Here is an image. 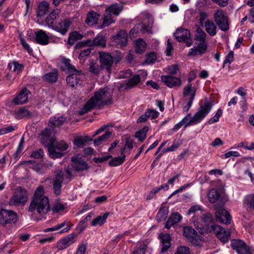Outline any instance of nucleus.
<instances>
[{
    "instance_id": "6e6552de",
    "label": "nucleus",
    "mask_w": 254,
    "mask_h": 254,
    "mask_svg": "<svg viewBox=\"0 0 254 254\" xmlns=\"http://www.w3.org/2000/svg\"><path fill=\"white\" fill-rule=\"evenodd\" d=\"M69 74L67 76L66 81L67 84L71 88H76L80 85L84 78V76L81 70L72 69L69 72Z\"/></svg>"
},
{
    "instance_id": "20e7f679",
    "label": "nucleus",
    "mask_w": 254,
    "mask_h": 254,
    "mask_svg": "<svg viewBox=\"0 0 254 254\" xmlns=\"http://www.w3.org/2000/svg\"><path fill=\"white\" fill-rule=\"evenodd\" d=\"M196 228L198 230L199 232L203 235L213 232L217 238L223 244L228 242L230 239L231 234L233 233V231L226 230L222 227L218 225H211L209 226L206 224L203 227H199L198 226H197Z\"/></svg>"
},
{
    "instance_id": "5701e85b",
    "label": "nucleus",
    "mask_w": 254,
    "mask_h": 254,
    "mask_svg": "<svg viewBox=\"0 0 254 254\" xmlns=\"http://www.w3.org/2000/svg\"><path fill=\"white\" fill-rule=\"evenodd\" d=\"M207 48V43H199L197 46L189 50L188 55L190 56H201L206 52Z\"/></svg>"
},
{
    "instance_id": "79ce46f5",
    "label": "nucleus",
    "mask_w": 254,
    "mask_h": 254,
    "mask_svg": "<svg viewBox=\"0 0 254 254\" xmlns=\"http://www.w3.org/2000/svg\"><path fill=\"white\" fill-rule=\"evenodd\" d=\"M207 196L211 203H215L219 198L220 194L216 190L212 189L209 191Z\"/></svg>"
},
{
    "instance_id": "58836bf2",
    "label": "nucleus",
    "mask_w": 254,
    "mask_h": 254,
    "mask_svg": "<svg viewBox=\"0 0 254 254\" xmlns=\"http://www.w3.org/2000/svg\"><path fill=\"white\" fill-rule=\"evenodd\" d=\"M149 129V126H144L141 129L135 132V137L137 138L139 141H143L146 137V134Z\"/></svg>"
},
{
    "instance_id": "a18cd8bd",
    "label": "nucleus",
    "mask_w": 254,
    "mask_h": 254,
    "mask_svg": "<svg viewBox=\"0 0 254 254\" xmlns=\"http://www.w3.org/2000/svg\"><path fill=\"white\" fill-rule=\"evenodd\" d=\"M168 213V209L166 207H162L159 210L156 219L158 222L163 221L166 219Z\"/></svg>"
},
{
    "instance_id": "680f3d73",
    "label": "nucleus",
    "mask_w": 254,
    "mask_h": 254,
    "mask_svg": "<svg viewBox=\"0 0 254 254\" xmlns=\"http://www.w3.org/2000/svg\"><path fill=\"white\" fill-rule=\"evenodd\" d=\"M202 210V206L199 205H194L190 207L188 211V215L196 214L198 211Z\"/></svg>"
},
{
    "instance_id": "f3484780",
    "label": "nucleus",
    "mask_w": 254,
    "mask_h": 254,
    "mask_svg": "<svg viewBox=\"0 0 254 254\" xmlns=\"http://www.w3.org/2000/svg\"><path fill=\"white\" fill-rule=\"evenodd\" d=\"M183 235L191 243L197 245L198 242V235L197 232L192 227L190 226H186L184 228Z\"/></svg>"
},
{
    "instance_id": "f257e3e1",
    "label": "nucleus",
    "mask_w": 254,
    "mask_h": 254,
    "mask_svg": "<svg viewBox=\"0 0 254 254\" xmlns=\"http://www.w3.org/2000/svg\"><path fill=\"white\" fill-rule=\"evenodd\" d=\"M44 193L43 187H38L35 191L29 207L28 212L36 221H38L50 210L49 198Z\"/></svg>"
},
{
    "instance_id": "6e6d98bb",
    "label": "nucleus",
    "mask_w": 254,
    "mask_h": 254,
    "mask_svg": "<svg viewBox=\"0 0 254 254\" xmlns=\"http://www.w3.org/2000/svg\"><path fill=\"white\" fill-rule=\"evenodd\" d=\"M222 114V111L221 109H219L215 116L210 118L209 121H208V123L209 125L212 124L213 123H215L216 122H217L219 121V118L221 116Z\"/></svg>"
},
{
    "instance_id": "473e14b6",
    "label": "nucleus",
    "mask_w": 254,
    "mask_h": 254,
    "mask_svg": "<svg viewBox=\"0 0 254 254\" xmlns=\"http://www.w3.org/2000/svg\"><path fill=\"white\" fill-rule=\"evenodd\" d=\"M99 15L94 11H90L87 15L85 20L86 23L89 26H93L96 24L99 19Z\"/></svg>"
},
{
    "instance_id": "aec40b11",
    "label": "nucleus",
    "mask_w": 254,
    "mask_h": 254,
    "mask_svg": "<svg viewBox=\"0 0 254 254\" xmlns=\"http://www.w3.org/2000/svg\"><path fill=\"white\" fill-rule=\"evenodd\" d=\"M114 42L118 47L125 46L127 42V33L126 31L120 30L114 38Z\"/></svg>"
},
{
    "instance_id": "39448f33",
    "label": "nucleus",
    "mask_w": 254,
    "mask_h": 254,
    "mask_svg": "<svg viewBox=\"0 0 254 254\" xmlns=\"http://www.w3.org/2000/svg\"><path fill=\"white\" fill-rule=\"evenodd\" d=\"M71 172L69 167L64 171H60L56 175L53 181V189L56 194L59 195L61 192V188L63 181L66 183L69 182L72 178Z\"/></svg>"
},
{
    "instance_id": "b1692460",
    "label": "nucleus",
    "mask_w": 254,
    "mask_h": 254,
    "mask_svg": "<svg viewBox=\"0 0 254 254\" xmlns=\"http://www.w3.org/2000/svg\"><path fill=\"white\" fill-rule=\"evenodd\" d=\"M29 91L26 88L22 89L17 96L13 99V102L15 105L22 104L28 101Z\"/></svg>"
},
{
    "instance_id": "6ab92c4d",
    "label": "nucleus",
    "mask_w": 254,
    "mask_h": 254,
    "mask_svg": "<svg viewBox=\"0 0 254 254\" xmlns=\"http://www.w3.org/2000/svg\"><path fill=\"white\" fill-rule=\"evenodd\" d=\"M161 80L166 85L170 88L180 86L182 84V81L180 78L170 75L162 76Z\"/></svg>"
},
{
    "instance_id": "37998d69",
    "label": "nucleus",
    "mask_w": 254,
    "mask_h": 254,
    "mask_svg": "<svg viewBox=\"0 0 254 254\" xmlns=\"http://www.w3.org/2000/svg\"><path fill=\"white\" fill-rule=\"evenodd\" d=\"M83 38L82 34L76 31L70 33L68 36V43L70 45H73L76 40H80Z\"/></svg>"
},
{
    "instance_id": "69168bd1",
    "label": "nucleus",
    "mask_w": 254,
    "mask_h": 254,
    "mask_svg": "<svg viewBox=\"0 0 254 254\" xmlns=\"http://www.w3.org/2000/svg\"><path fill=\"white\" fill-rule=\"evenodd\" d=\"M168 72L171 74L177 73L179 70V65L178 64H174L167 67Z\"/></svg>"
},
{
    "instance_id": "338daca9",
    "label": "nucleus",
    "mask_w": 254,
    "mask_h": 254,
    "mask_svg": "<svg viewBox=\"0 0 254 254\" xmlns=\"http://www.w3.org/2000/svg\"><path fill=\"white\" fill-rule=\"evenodd\" d=\"M238 146L239 147H243L246 149L252 150V149H254V143L251 142L249 144L247 142L246 143H243V142H240V143H239Z\"/></svg>"
},
{
    "instance_id": "864d4df0",
    "label": "nucleus",
    "mask_w": 254,
    "mask_h": 254,
    "mask_svg": "<svg viewBox=\"0 0 254 254\" xmlns=\"http://www.w3.org/2000/svg\"><path fill=\"white\" fill-rule=\"evenodd\" d=\"M19 39L20 41L21 44L24 48V49L26 50L29 54H31L33 52V50L32 48H30L28 44L26 42L22 34H19Z\"/></svg>"
},
{
    "instance_id": "2f4dec72",
    "label": "nucleus",
    "mask_w": 254,
    "mask_h": 254,
    "mask_svg": "<svg viewBox=\"0 0 254 254\" xmlns=\"http://www.w3.org/2000/svg\"><path fill=\"white\" fill-rule=\"evenodd\" d=\"M182 219V217L181 215L178 212L174 213L171 216L166 223H165V228L167 229H169L171 228L172 226L179 223L181 219Z\"/></svg>"
},
{
    "instance_id": "ddd939ff",
    "label": "nucleus",
    "mask_w": 254,
    "mask_h": 254,
    "mask_svg": "<svg viewBox=\"0 0 254 254\" xmlns=\"http://www.w3.org/2000/svg\"><path fill=\"white\" fill-rule=\"evenodd\" d=\"M175 36L178 41L186 43L187 47H190L192 44V42L190 40V33L188 29L182 28H178L175 33Z\"/></svg>"
},
{
    "instance_id": "4c0bfd02",
    "label": "nucleus",
    "mask_w": 254,
    "mask_h": 254,
    "mask_svg": "<svg viewBox=\"0 0 254 254\" xmlns=\"http://www.w3.org/2000/svg\"><path fill=\"white\" fill-rule=\"evenodd\" d=\"M49 3L47 1L41 2L38 6L37 10V15L38 16H43L47 14L49 11Z\"/></svg>"
},
{
    "instance_id": "4be33fe9",
    "label": "nucleus",
    "mask_w": 254,
    "mask_h": 254,
    "mask_svg": "<svg viewBox=\"0 0 254 254\" xmlns=\"http://www.w3.org/2000/svg\"><path fill=\"white\" fill-rule=\"evenodd\" d=\"M35 41L42 45H46L49 43V36L46 32L43 30H39L35 32Z\"/></svg>"
},
{
    "instance_id": "7c9ffc66",
    "label": "nucleus",
    "mask_w": 254,
    "mask_h": 254,
    "mask_svg": "<svg viewBox=\"0 0 254 254\" xmlns=\"http://www.w3.org/2000/svg\"><path fill=\"white\" fill-rule=\"evenodd\" d=\"M206 31L211 36H214L217 33V27L211 20H207L204 24Z\"/></svg>"
},
{
    "instance_id": "603ef678",
    "label": "nucleus",
    "mask_w": 254,
    "mask_h": 254,
    "mask_svg": "<svg viewBox=\"0 0 254 254\" xmlns=\"http://www.w3.org/2000/svg\"><path fill=\"white\" fill-rule=\"evenodd\" d=\"M58 10L53 11L46 19V21L48 25H53L54 20L57 19L58 16Z\"/></svg>"
},
{
    "instance_id": "a211bd4d",
    "label": "nucleus",
    "mask_w": 254,
    "mask_h": 254,
    "mask_svg": "<svg viewBox=\"0 0 254 254\" xmlns=\"http://www.w3.org/2000/svg\"><path fill=\"white\" fill-rule=\"evenodd\" d=\"M76 241V235L74 233L70 234L58 242L57 248L59 250L65 249Z\"/></svg>"
},
{
    "instance_id": "c9c22d12",
    "label": "nucleus",
    "mask_w": 254,
    "mask_h": 254,
    "mask_svg": "<svg viewBox=\"0 0 254 254\" xmlns=\"http://www.w3.org/2000/svg\"><path fill=\"white\" fill-rule=\"evenodd\" d=\"M206 34L199 27H197L194 34V39L200 43H207L205 41Z\"/></svg>"
},
{
    "instance_id": "774afa93",
    "label": "nucleus",
    "mask_w": 254,
    "mask_h": 254,
    "mask_svg": "<svg viewBox=\"0 0 254 254\" xmlns=\"http://www.w3.org/2000/svg\"><path fill=\"white\" fill-rule=\"evenodd\" d=\"M87 248L86 244L82 243L78 246L76 254H85Z\"/></svg>"
},
{
    "instance_id": "e2e57ef3",
    "label": "nucleus",
    "mask_w": 254,
    "mask_h": 254,
    "mask_svg": "<svg viewBox=\"0 0 254 254\" xmlns=\"http://www.w3.org/2000/svg\"><path fill=\"white\" fill-rule=\"evenodd\" d=\"M24 137H22L20 142L18 144V146L17 147V149L16 152H15V157H18L19 155H20L21 151H22L24 147Z\"/></svg>"
},
{
    "instance_id": "c03bdc74",
    "label": "nucleus",
    "mask_w": 254,
    "mask_h": 254,
    "mask_svg": "<svg viewBox=\"0 0 254 254\" xmlns=\"http://www.w3.org/2000/svg\"><path fill=\"white\" fill-rule=\"evenodd\" d=\"M141 78L139 75H135L132 78L129 79L126 83V88H131L138 84Z\"/></svg>"
},
{
    "instance_id": "c85d7f7f",
    "label": "nucleus",
    "mask_w": 254,
    "mask_h": 254,
    "mask_svg": "<svg viewBox=\"0 0 254 254\" xmlns=\"http://www.w3.org/2000/svg\"><path fill=\"white\" fill-rule=\"evenodd\" d=\"M66 120V117L64 116H53L50 119L48 125L50 127H59L63 124Z\"/></svg>"
},
{
    "instance_id": "8fccbe9b",
    "label": "nucleus",
    "mask_w": 254,
    "mask_h": 254,
    "mask_svg": "<svg viewBox=\"0 0 254 254\" xmlns=\"http://www.w3.org/2000/svg\"><path fill=\"white\" fill-rule=\"evenodd\" d=\"M112 14L110 12H106V14L104 15L103 22L102 24L104 27L108 26L112 23H114L115 20L114 19Z\"/></svg>"
},
{
    "instance_id": "ea45409f",
    "label": "nucleus",
    "mask_w": 254,
    "mask_h": 254,
    "mask_svg": "<svg viewBox=\"0 0 254 254\" xmlns=\"http://www.w3.org/2000/svg\"><path fill=\"white\" fill-rule=\"evenodd\" d=\"M146 43L141 39H138L135 42V52L139 54L144 52L146 48Z\"/></svg>"
},
{
    "instance_id": "de8ad7c7",
    "label": "nucleus",
    "mask_w": 254,
    "mask_h": 254,
    "mask_svg": "<svg viewBox=\"0 0 254 254\" xmlns=\"http://www.w3.org/2000/svg\"><path fill=\"white\" fill-rule=\"evenodd\" d=\"M111 135V133L110 131H106L104 134L94 140V145L97 146L101 144L103 142L106 141Z\"/></svg>"
},
{
    "instance_id": "052dcab7",
    "label": "nucleus",
    "mask_w": 254,
    "mask_h": 254,
    "mask_svg": "<svg viewBox=\"0 0 254 254\" xmlns=\"http://www.w3.org/2000/svg\"><path fill=\"white\" fill-rule=\"evenodd\" d=\"M65 208V206L64 204L61 203L60 202H57L54 205L52 210L55 213L59 212Z\"/></svg>"
},
{
    "instance_id": "393cba45",
    "label": "nucleus",
    "mask_w": 254,
    "mask_h": 254,
    "mask_svg": "<svg viewBox=\"0 0 254 254\" xmlns=\"http://www.w3.org/2000/svg\"><path fill=\"white\" fill-rule=\"evenodd\" d=\"M71 24V22L69 19H64L60 22L57 23L55 27V29L58 32L61 33L63 35H64L68 31L69 27Z\"/></svg>"
},
{
    "instance_id": "1a4fd4ad",
    "label": "nucleus",
    "mask_w": 254,
    "mask_h": 254,
    "mask_svg": "<svg viewBox=\"0 0 254 254\" xmlns=\"http://www.w3.org/2000/svg\"><path fill=\"white\" fill-rule=\"evenodd\" d=\"M214 20L219 28L224 32L229 29L228 18L223 10L217 9L214 14Z\"/></svg>"
},
{
    "instance_id": "0e129e2a",
    "label": "nucleus",
    "mask_w": 254,
    "mask_h": 254,
    "mask_svg": "<svg viewBox=\"0 0 254 254\" xmlns=\"http://www.w3.org/2000/svg\"><path fill=\"white\" fill-rule=\"evenodd\" d=\"M146 112L148 117H151L152 119L157 118L159 114L158 111L153 109H149Z\"/></svg>"
},
{
    "instance_id": "cd10ccee",
    "label": "nucleus",
    "mask_w": 254,
    "mask_h": 254,
    "mask_svg": "<svg viewBox=\"0 0 254 254\" xmlns=\"http://www.w3.org/2000/svg\"><path fill=\"white\" fill-rule=\"evenodd\" d=\"M159 237L161 240L162 247L161 253H164L167 252L171 246V237L169 234H166L160 235Z\"/></svg>"
},
{
    "instance_id": "7ed1b4c3",
    "label": "nucleus",
    "mask_w": 254,
    "mask_h": 254,
    "mask_svg": "<svg viewBox=\"0 0 254 254\" xmlns=\"http://www.w3.org/2000/svg\"><path fill=\"white\" fill-rule=\"evenodd\" d=\"M212 108L211 103H205L200 106L198 111L192 117L190 114H188L179 123L175 125L172 130L176 131L183 125L185 127L188 126H193L200 123L209 113Z\"/></svg>"
},
{
    "instance_id": "2eb2a0df",
    "label": "nucleus",
    "mask_w": 254,
    "mask_h": 254,
    "mask_svg": "<svg viewBox=\"0 0 254 254\" xmlns=\"http://www.w3.org/2000/svg\"><path fill=\"white\" fill-rule=\"evenodd\" d=\"M73 162V168L76 172L87 171L89 166L84 160V158L80 155H76L71 158Z\"/></svg>"
},
{
    "instance_id": "f8f14e48",
    "label": "nucleus",
    "mask_w": 254,
    "mask_h": 254,
    "mask_svg": "<svg viewBox=\"0 0 254 254\" xmlns=\"http://www.w3.org/2000/svg\"><path fill=\"white\" fill-rule=\"evenodd\" d=\"M85 45L90 47L97 46L103 47L106 46V40L103 35L98 34L93 40L88 39L84 42H79L76 44V47L80 48Z\"/></svg>"
},
{
    "instance_id": "4468645a",
    "label": "nucleus",
    "mask_w": 254,
    "mask_h": 254,
    "mask_svg": "<svg viewBox=\"0 0 254 254\" xmlns=\"http://www.w3.org/2000/svg\"><path fill=\"white\" fill-rule=\"evenodd\" d=\"M100 60L102 69H106L108 72L111 73L114 62L113 57L109 54L100 52Z\"/></svg>"
},
{
    "instance_id": "bf43d9fd",
    "label": "nucleus",
    "mask_w": 254,
    "mask_h": 254,
    "mask_svg": "<svg viewBox=\"0 0 254 254\" xmlns=\"http://www.w3.org/2000/svg\"><path fill=\"white\" fill-rule=\"evenodd\" d=\"M156 60V55L154 52L146 55L145 62L147 64H151L154 63Z\"/></svg>"
},
{
    "instance_id": "c756f323",
    "label": "nucleus",
    "mask_w": 254,
    "mask_h": 254,
    "mask_svg": "<svg viewBox=\"0 0 254 254\" xmlns=\"http://www.w3.org/2000/svg\"><path fill=\"white\" fill-rule=\"evenodd\" d=\"M244 206L247 209L254 210V194L246 195L243 199Z\"/></svg>"
},
{
    "instance_id": "423d86ee",
    "label": "nucleus",
    "mask_w": 254,
    "mask_h": 254,
    "mask_svg": "<svg viewBox=\"0 0 254 254\" xmlns=\"http://www.w3.org/2000/svg\"><path fill=\"white\" fill-rule=\"evenodd\" d=\"M68 148V144L64 140L54 141L49 146L48 151L51 157L58 158L62 157Z\"/></svg>"
},
{
    "instance_id": "9b49d317",
    "label": "nucleus",
    "mask_w": 254,
    "mask_h": 254,
    "mask_svg": "<svg viewBox=\"0 0 254 254\" xmlns=\"http://www.w3.org/2000/svg\"><path fill=\"white\" fill-rule=\"evenodd\" d=\"M28 196L25 191H16L9 200L10 205H23L27 201Z\"/></svg>"
},
{
    "instance_id": "9d476101",
    "label": "nucleus",
    "mask_w": 254,
    "mask_h": 254,
    "mask_svg": "<svg viewBox=\"0 0 254 254\" xmlns=\"http://www.w3.org/2000/svg\"><path fill=\"white\" fill-rule=\"evenodd\" d=\"M17 220V214L10 210L3 209L0 212V224L5 226L7 224L14 223Z\"/></svg>"
},
{
    "instance_id": "4d7b16f0",
    "label": "nucleus",
    "mask_w": 254,
    "mask_h": 254,
    "mask_svg": "<svg viewBox=\"0 0 254 254\" xmlns=\"http://www.w3.org/2000/svg\"><path fill=\"white\" fill-rule=\"evenodd\" d=\"M175 254H190V248L186 246H180L177 248Z\"/></svg>"
},
{
    "instance_id": "a878e982",
    "label": "nucleus",
    "mask_w": 254,
    "mask_h": 254,
    "mask_svg": "<svg viewBox=\"0 0 254 254\" xmlns=\"http://www.w3.org/2000/svg\"><path fill=\"white\" fill-rule=\"evenodd\" d=\"M70 229V227L68 224V222L65 221L61 223L58 224L57 225L45 229V232H48L50 231H58L59 230H61L60 231V233H63L67 232Z\"/></svg>"
},
{
    "instance_id": "72a5a7b5",
    "label": "nucleus",
    "mask_w": 254,
    "mask_h": 254,
    "mask_svg": "<svg viewBox=\"0 0 254 254\" xmlns=\"http://www.w3.org/2000/svg\"><path fill=\"white\" fill-rule=\"evenodd\" d=\"M93 139L88 136H80L74 138L73 144L78 148L82 147L88 141H92Z\"/></svg>"
},
{
    "instance_id": "dca6fc26",
    "label": "nucleus",
    "mask_w": 254,
    "mask_h": 254,
    "mask_svg": "<svg viewBox=\"0 0 254 254\" xmlns=\"http://www.w3.org/2000/svg\"><path fill=\"white\" fill-rule=\"evenodd\" d=\"M231 246L238 254H252L249 247L241 240H233L231 242Z\"/></svg>"
},
{
    "instance_id": "5fc2aeb1",
    "label": "nucleus",
    "mask_w": 254,
    "mask_h": 254,
    "mask_svg": "<svg viewBox=\"0 0 254 254\" xmlns=\"http://www.w3.org/2000/svg\"><path fill=\"white\" fill-rule=\"evenodd\" d=\"M101 68H102L101 65L99 66L98 64L91 62L90 64L89 70L92 73L98 74Z\"/></svg>"
},
{
    "instance_id": "bb28decb",
    "label": "nucleus",
    "mask_w": 254,
    "mask_h": 254,
    "mask_svg": "<svg viewBox=\"0 0 254 254\" xmlns=\"http://www.w3.org/2000/svg\"><path fill=\"white\" fill-rule=\"evenodd\" d=\"M13 115L17 120L29 118L32 117V113L25 108H20L13 111Z\"/></svg>"
},
{
    "instance_id": "49530a36",
    "label": "nucleus",
    "mask_w": 254,
    "mask_h": 254,
    "mask_svg": "<svg viewBox=\"0 0 254 254\" xmlns=\"http://www.w3.org/2000/svg\"><path fill=\"white\" fill-rule=\"evenodd\" d=\"M125 158L126 156L125 155L122 156L115 157L109 162V164L111 167L120 165L125 161Z\"/></svg>"
},
{
    "instance_id": "3c124183",
    "label": "nucleus",
    "mask_w": 254,
    "mask_h": 254,
    "mask_svg": "<svg viewBox=\"0 0 254 254\" xmlns=\"http://www.w3.org/2000/svg\"><path fill=\"white\" fill-rule=\"evenodd\" d=\"M58 74L57 71L48 73L44 75L45 79L50 82H55L58 79Z\"/></svg>"
},
{
    "instance_id": "412c9836",
    "label": "nucleus",
    "mask_w": 254,
    "mask_h": 254,
    "mask_svg": "<svg viewBox=\"0 0 254 254\" xmlns=\"http://www.w3.org/2000/svg\"><path fill=\"white\" fill-rule=\"evenodd\" d=\"M215 217L217 221L225 224H229L231 220L229 213L224 209H218L215 212Z\"/></svg>"
},
{
    "instance_id": "f704fd0d",
    "label": "nucleus",
    "mask_w": 254,
    "mask_h": 254,
    "mask_svg": "<svg viewBox=\"0 0 254 254\" xmlns=\"http://www.w3.org/2000/svg\"><path fill=\"white\" fill-rule=\"evenodd\" d=\"M123 10V6L119 3H114L106 9V12H110L115 15H118Z\"/></svg>"
},
{
    "instance_id": "0eeeda50",
    "label": "nucleus",
    "mask_w": 254,
    "mask_h": 254,
    "mask_svg": "<svg viewBox=\"0 0 254 254\" xmlns=\"http://www.w3.org/2000/svg\"><path fill=\"white\" fill-rule=\"evenodd\" d=\"M196 93V88L192 87L191 83H188L183 89V96L185 104L183 106V111L188 112L190 108Z\"/></svg>"
},
{
    "instance_id": "a19ab883",
    "label": "nucleus",
    "mask_w": 254,
    "mask_h": 254,
    "mask_svg": "<svg viewBox=\"0 0 254 254\" xmlns=\"http://www.w3.org/2000/svg\"><path fill=\"white\" fill-rule=\"evenodd\" d=\"M24 67V66L23 64H19L17 62H13L8 64V67L10 69L16 74H18L22 71Z\"/></svg>"
},
{
    "instance_id": "f03ea898",
    "label": "nucleus",
    "mask_w": 254,
    "mask_h": 254,
    "mask_svg": "<svg viewBox=\"0 0 254 254\" xmlns=\"http://www.w3.org/2000/svg\"><path fill=\"white\" fill-rule=\"evenodd\" d=\"M112 93L107 88H101L95 92L94 95L85 104L83 113H87L91 110L99 108L103 105H109L112 103Z\"/></svg>"
},
{
    "instance_id": "09e8293b",
    "label": "nucleus",
    "mask_w": 254,
    "mask_h": 254,
    "mask_svg": "<svg viewBox=\"0 0 254 254\" xmlns=\"http://www.w3.org/2000/svg\"><path fill=\"white\" fill-rule=\"evenodd\" d=\"M62 67L63 70L67 69L68 72H71L72 69H76L74 66L70 64V61L69 59L63 58L62 60Z\"/></svg>"
},
{
    "instance_id": "e433bc0d",
    "label": "nucleus",
    "mask_w": 254,
    "mask_h": 254,
    "mask_svg": "<svg viewBox=\"0 0 254 254\" xmlns=\"http://www.w3.org/2000/svg\"><path fill=\"white\" fill-rule=\"evenodd\" d=\"M110 215V213L106 212L103 215H99L94 218L92 222L91 225L93 226L97 225H102L105 222L107 218Z\"/></svg>"
},
{
    "instance_id": "13d9d810",
    "label": "nucleus",
    "mask_w": 254,
    "mask_h": 254,
    "mask_svg": "<svg viewBox=\"0 0 254 254\" xmlns=\"http://www.w3.org/2000/svg\"><path fill=\"white\" fill-rule=\"evenodd\" d=\"M138 26H140V31L142 33L150 32L152 27L151 23H149L148 24L142 23L141 24H139Z\"/></svg>"
}]
</instances>
